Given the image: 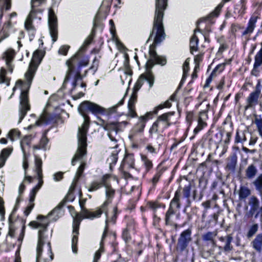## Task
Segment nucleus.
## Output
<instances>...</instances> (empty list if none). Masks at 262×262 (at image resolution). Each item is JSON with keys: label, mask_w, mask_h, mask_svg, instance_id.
<instances>
[{"label": "nucleus", "mask_w": 262, "mask_h": 262, "mask_svg": "<svg viewBox=\"0 0 262 262\" xmlns=\"http://www.w3.org/2000/svg\"><path fill=\"white\" fill-rule=\"evenodd\" d=\"M232 31L235 33V36H241L242 37L246 35V28L241 26L239 25H232Z\"/></svg>", "instance_id": "37"}, {"label": "nucleus", "mask_w": 262, "mask_h": 262, "mask_svg": "<svg viewBox=\"0 0 262 262\" xmlns=\"http://www.w3.org/2000/svg\"><path fill=\"white\" fill-rule=\"evenodd\" d=\"M104 187H105V201L94 211L83 210L82 215L84 217L90 220L99 218L101 216V212L105 211L106 209L108 208V205L112 203L114 196L115 190L106 184H105Z\"/></svg>", "instance_id": "5"}, {"label": "nucleus", "mask_w": 262, "mask_h": 262, "mask_svg": "<svg viewBox=\"0 0 262 262\" xmlns=\"http://www.w3.org/2000/svg\"><path fill=\"white\" fill-rule=\"evenodd\" d=\"M123 101L124 99H121L117 105H115L107 109H105L89 101H83L78 106V112L83 117L84 122L81 126L78 128L77 134L78 148L72 160L71 164L74 166L77 161L80 162L81 164L76 171L68 194L65 198L66 201L72 202L74 200V190L77 182L82 176L86 165L84 158L86 154V134L89 127L90 121V118L85 114L86 113L90 112L95 115L102 114L110 115L116 112V108L118 105L122 104Z\"/></svg>", "instance_id": "1"}, {"label": "nucleus", "mask_w": 262, "mask_h": 262, "mask_svg": "<svg viewBox=\"0 0 262 262\" xmlns=\"http://www.w3.org/2000/svg\"><path fill=\"white\" fill-rule=\"evenodd\" d=\"M12 151V148H7L4 149L2 151L1 156H0V157H2L3 158H4V159H5L6 160V159L7 158V157H8L10 155Z\"/></svg>", "instance_id": "58"}, {"label": "nucleus", "mask_w": 262, "mask_h": 262, "mask_svg": "<svg viewBox=\"0 0 262 262\" xmlns=\"http://www.w3.org/2000/svg\"><path fill=\"white\" fill-rule=\"evenodd\" d=\"M262 64V47L255 57V62L254 68L256 69L259 67Z\"/></svg>", "instance_id": "45"}, {"label": "nucleus", "mask_w": 262, "mask_h": 262, "mask_svg": "<svg viewBox=\"0 0 262 262\" xmlns=\"http://www.w3.org/2000/svg\"><path fill=\"white\" fill-rule=\"evenodd\" d=\"M174 114V112H168L164 113L158 117L155 122L158 125L162 132H163L165 129L172 124L171 118Z\"/></svg>", "instance_id": "15"}, {"label": "nucleus", "mask_w": 262, "mask_h": 262, "mask_svg": "<svg viewBox=\"0 0 262 262\" xmlns=\"http://www.w3.org/2000/svg\"><path fill=\"white\" fill-rule=\"evenodd\" d=\"M174 214V211L173 208H168L167 211L165 215V223L166 225H172L173 222L172 218L173 217V214Z\"/></svg>", "instance_id": "39"}, {"label": "nucleus", "mask_w": 262, "mask_h": 262, "mask_svg": "<svg viewBox=\"0 0 262 262\" xmlns=\"http://www.w3.org/2000/svg\"><path fill=\"white\" fill-rule=\"evenodd\" d=\"M88 46L83 44L79 49V50L68 60L72 62H79L84 57H87L90 62V56L85 54Z\"/></svg>", "instance_id": "22"}, {"label": "nucleus", "mask_w": 262, "mask_h": 262, "mask_svg": "<svg viewBox=\"0 0 262 262\" xmlns=\"http://www.w3.org/2000/svg\"><path fill=\"white\" fill-rule=\"evenodd\" d=\"M44 55L45 52L41 50H37L33 53L29 68L25 73L28 79L30 80L34 78L38 66L41 61Z\"/></svg>", "instance_id": "10"}, {"label": "nucleus", "mask_w": 262, "mask_h": 262, "mask_svg": "<svg viewBox=\"0 0 262 262\" xmlns=\"http://www.w3.org/2000/svg\"><path fill=\"white\" fill-rule=\"evenodd\" d=\"M16 55V52L12 49H9L3 54V58L5 60L6 63L12 62Z\"/></svg>", "instance_id": "34"}, {"label": "nucleus", "mask_w": 262, "mask_h": 262, "mask_svg": "<svg viewBox=\"0 0 262 262\" xmlns=\"http://www.w3.org/2000/svg\"><path fill=\"white\" fill-rule=\"evenodd\" d=\"M31 105L29 99H20L18 105V123H20L26 116L28 111L30 110Z\"/></svg>", "instance_id": "21"}, {"label": "nucleus", "mask_w": 262, "mask_h": 262, "mask_svg": "<svg viewBox=\"0 0 262 262\" xmlns=\"http://www.w3.org/2000/svg\"><path fill=\"white\" fill-rule=\"evenodd\" d=\"M253 183L255 187V189L262 195V173L258 176Z\"/></svg>", "instance_id": "40"}, {"label": "nucleus", "mask_w": 262, "mask_h": 262, "mask_svg": "<svg viewBox=\"0 0 262 262\" xmlns=\"http://www.w3.org/2000/svg\"><path fill=\"white\" fill-rule=\"evenodd\" d=\"M251 245L256 251L260 252L262 251V233L258 234L253 241Z\"/></svg>", "instance_id": "28"}, {"label": "nucleus", "mask_w": 262, "mask_h": 262, "mask_svg": "<svg viewBox=\"0 0 262 262\" xmlns=\"http://www.w3.org/2000/svg\"><path fill=\"white\" fill-rule=\"evenodd\" d=\"M70 49V46L69 45H62L59 49L58 53L60 55L66 56L67 55Z\"/></svg>", "instance_id": "57"}, {"label": "nucleus", "mask_w": 262, "mask_h": 262, "mask_svg": "<svg viewBox=\"0 0 262 262\" xmlns=\"http://www.w3.org/2000/svg\"><path fill=\"white\" fill-rule=\"evenodd\" d=\"M5 211L4 207V202L2 199L0 197V215L1 216V220L3 221L5 218Z\"/></svg>", "instance_id": "60"}, {"label": "nucleus", "mask_w": 262, "mask_h": 262, "mask_svg": "<svg viewBox=\"0 0 262 262\" xmlns=\"http://www.w3.org/2000/svg\"><path fill=\"white\" fill-rule=\"evenodd\" d=\"M112 0H104L103 1L102 6H101L99 10L98 11V12L97 13V15H96L97 17L100 16L101 13L103 9L104 5H105V4L106 6V11H107V10H109L110 9V7H111V6L112 4Z\"/></svg>", "instance_id": "50"}, {"label": "nucleus", "mask_w": 262, "mask_h": 262, "mask_svg": "<svg viewBox=\"0 0 262 262\" xmlns=\"http://www.w3.org/2000/svg\"><path fill=\"white\" fill-rule=\"evenodd\" d=\"M96 27V24L95 22L94 23V27L92 31V34L91 36H90L85 41L83 44L85 45L86 46H88L91 43L92 41L93 40L94 36L93 35H95V28Z\"/></svg>", "instance_id": "56"}, {"label": "nucleus", "mask_w": 262, "mask_h": 262, "mask_svg": "<svg viewBox=\"0 0 262 262\" xmlns=\"http://www.w3.org/2000/svg\"><path fill=\"white\" fill-rule=\"evenodd\" d=\"M180 196V191H176L174 198L171 201L169 208H171L173 209V207H176L177 208L179 209L181 207Z\"/></svg>", "instance_id": "35"}, {"label": "nucleus", "mask_w": 262, "mask_h": 262, "mask_svg": "<svg viewBox=\"0 0 262 262\" xmlns=\"http://www.w3.org/2000/svg\"><path fill=\"white\" fill-rule=\"evenodd\" d=\"M66 64L68 67L66 77L69 79L73 76L74 84H76L78 80L82 79L81 70L82 68L85 67L89 64V59L86 57H84L79 63L67 60Z\"/></svg>", "instance_id": "7"}, {"label": "nucleus", "mask_w": 262, "mask_h": 262, "mask_svg": "<svg viewBox=\"0 0 262 262\" xmlns=\"http://www.w3.org/2000/svg\"><path fill=\"white\" fill-rule=\"evenodd\" d=\"M124 164L128 167L133 168L134 165V160L132 156H127L124 159Z\"/></svg>", "instance_id": "55"}, {"label": "nucleus", "mask_w": 262, "mask_h": 262, "mask_svg": "<svg viewBox=\"0 0 262 262\" xmlns=\"http://www.w3.org/2000/svg\"><path fill=\"white\" fill-rule=\"evenodd\" d=\"M104 213L105 215V228L104 230L103 231L102 236V240L106 237L107 234V232L108 228V224L110 223L115 224L116 223V221L117 217V215L118 214V209L116 206L114 207L113 209V214L111 216H109L107 208L106 209L105 211H102L101 214Z\"/></svg>", "instance_id": "18"}, {"label": "nucleus", "mask_w": 262, "mask_h": 262, "mask_svg": "<svg viewBox=\"0 0 262 262\" xmlns=\"http://www.w3.org/2000/svg\"><path fill=\"white\" fill-rule=\"evenodd\" d=\"M48 142L49 140L48 138L45 135H44L41 139L39 144L38 145H34L33 146V149L34 150L40 149L47 150L49 148L48 145Z\"/></svg>", "instance_id": "36"}, {"label": "nucleus", "mask_w": 262, "mask_h": 262, "mask_svg": "<svg viewBox=\"0 0 262 262\" xmlns=\"http://www.w3.org/2000/svg\"><path fill=\"white\" fill-rule=\"evenodd\" d=\"M26 82H24L21 80H18L16 81L15 86L13 89V92L17 89L20 92L19 98H28L29 90L33 78L29 80L25 75Z\"/></svg>", "instance_id": "13"}, {"label": "nucleus", "mask_w": 262, "mask_h": 262, "mask_svg": "<svg viewBox=\"0 0 262 262\" xmlns=\"http://www.w3.org/2000/svg\"><path fill=\"white\" fill-rule=\"evenodd\" d=\"M171 106V102L168 99L163 103H161L156 106L153 111L147 112L144 115L139 117L137 122L134 126L133 132L135 133H143L146 122L150 117L152 116L153 114H157L159 110L164 108H169Z\"/></svg>", "instance_id": "6"}, {"label": "nucleus", "mask_w": 262, "mask_h": 262, "mask_svg": "<svg viewBox=\"0 0 262 262\" xmlns=\"http://www.w3.org/2000/svg\"><path fill=\"white\" fill-rule=\"evenodd\" d=\"M117 160L118 156L117 153H112V154L108 158L107 161L110 165V168L111 169L116 163Z\"/></svg>", "instance_id": "49"}, {"label": "nucleus", "mask_w": 262, "mask_h": 262, "mask_svg": "<svg viewBox=\"0 0 262 262\" xmlns=\"http://www.w3.org/2000/svg\"><path fill=\"white\" fill-rule=\"evenodd\" d=\"M35 19V18L32 17L27 16L25 22V28L28 32L30 40L34 38L36 32V30L33 24V20Z\"/></svg>", "instance_id": "24"}, {"label": "nucleus", "mask_w": 262, "mask_h": 262, "mask_svg": "<svg viewBox=\"0 0 262 262\" xmlns=\"http://www.w3.org/2000/svg\"><path fill=\"white\" fill-rule=\"evenodd\" d=\"M162 174V172L161 170L158 171L156 172V173L154 175V177L151 179V182L153 185H155L157 183Z\"/></svg>", "instance_id": "59"}, {"label": "nucleus", "mask_w": 262, "mask_h": 262, "mask_svg": "<svg viewBox=\"0 0 262 262\" xmlns=\"http://www.w3.org/2000/svg\"><path fill=\"white\" fill-rule=\"evenodd\" d=\"M122 237L125 242H127L129 239H130V235H129V233L128 232V229H127V228H126L125 229H124L123 230Z\"/></svg>", "instance_id": "62"}, {"label": "nucleus", "mask_w": 262, "mask_h": 262, "mask_svg": "<svg viewBox=\"0 0 262 262\" xmlns=\"http://www.w3.org/2000/svg\"><path fill=\"white\" fill-rule=\"evenodd\" d=\"M20 135V132L16 129H11L8 134V137L10 139L13 141L15 139L17 138Z\"/></svg>", "instance_id": "51"}, {"label": "nucleus", "mask_w": 262, "mask_h": 262, "mask_svg": "<svg viewBox=\"0 0 262 262\" xmlns=\"http://www.w3.org/2000/svg\"><path fill=\"white\" fill-rule=\"evenodd\" d=\"M224 125V130L227 129L228 128H230L231 130H233V125L231 122V117L230 116H228L223 122Z\"/></svg>", "instance_id": "54"}, {"label": "nucleus", "mask_w": 262, "mask_h": 262, "mask_svg": "<svg viewBox=\"0 0 262 262\" xmlns=\"http://www.w3.org/2000/svg\"><path fill=\"white\" fill-rule=\"evenodd\" d=\"M79 204L81 208V212L80 214H76L73 216V237L72 239V249L74 253H77V244L78 243V235L79 234V227L81 220L85 219L82 215L83 210H86L83 208L84 202L79 201Z\"/></svg>", "instance_id": "8"}, {"label": "nucleus", "mask_w": 262, "mask_h": 262, "mask_svg": "<svg viewBox=\"0 0 262 262\" xmlns=\"http://www.w3.org/2000/svg\"><path fill=\"white\" fill-rule=\"evenodd\" d=\"M136 102V99H129L128 102V116H130L132 118L137 116L135 108Z\"/></svg>", "instance_id": "32"}, {"label": "nucleus", "mask_w": 262, "mask_h": 262, "mask_svg": "<svg viewBox=\"0 0 262 262\" xmlns=\"http://www.w3.org/2000/svg\"><path fill=\"white\" fill-rule=\"evenodd\" d=\"M162 132V130H160V128L158 125L155 122H154L149 130V137L152 138L154 134H158L159 133Z\"/></svg>", "instance_id": "47"}, {"label": "nucleus", "mask_w": 262, "mask_h": 262, "mask_svg": "<svg viewBox=\"0 0 262 262\" xmlns=\"http://www.w3.org/2000/svg\"><path fill=\"white\" fill-rule=\"evenodd\" d=\"M237 163V156L233 154L228 159L226 168L231 172H234Z\"/></svg>", "instance_id": "30"}, {"label": "nucleus", "mask_w": 262, "mask_h": 262, "mask_svg": "<svg viewBox=\"0 0 262 262\" xmlns=\"http://www.w3.org/2000/svg\"><path fill=\"white\" fill-rule=\"evenodd\" d=\"M216 235V231H209L203 235L202 239L204 242H209L212 246H214L215 244L214 238Z\"/></svg>", "instance_id": "33"}, {"label": "nucleus", "mask_w": 262, "mask_h": 262, "mask_svg": "<svg viewBox=\"0 0 262 262\" xmlns=\"http://www.w3.org/2000/svg\"><path fill=\"white\" fill-rule=\"evenodd\" d=\"M168 6V0H155L154 18L163 19L164 11Z\"/></svg>", "instance_id": "19"}, {"label": "nucleus", "mask_w": 262, "mask_h": 262, "mask_svg": "<svg viewBox=\"0 0 262 262\" xmlns=\"http://www.w3.org/2000/svg\"><path fill=\"white\" fill-rule=\"evenodd\" d=\"M48 25L52 40L54 42L58 39V20L52 8H50L48 10Z\"/></svg>", "instance_id": "11"}, {"label": "nucleus", "mask_w": 262, "mask_h": 262, "mask_svg": "<svg viewBox=\"0 0 262 262\" xmlns=\"http://www.w3.org/2000/svg\"><path fill=\"white\" fill-rule=\"evenodd\" d=\"M53 120L51 116L48 114L45 110L40 115L39 119L36 121V124L37 125H42L53 122Z\"/></svg>", "instance_id": "26"}, {"label": "nucleus", "mask_w": 262, "mask_h": 262, "mask_svg": "<svg viewBox=\"0 0 262 262\" xmlns=\"http://www.w3.org/2000/svg\"><path fill=\"white\" fill-rule=\"evenodd\" d=\"M191 231L190 229H186L181 233L178 242V248L181 251H184L188 246L191 240Z\"/></svg>", "instance_id": "17"}, {"label": "nucleus", "mask_w": 262, "mask_h": 262, "mask_svg": "<svg viewBox=\"0 0 262 262\" xmlns=\"http://www.w3.org/2000/svg\"><path fill=\"white\" fill-rule=\"evenodd\" d=\"M259 226L257 224H254L249 227L247 236L248 238L252 237L257 232Z\"/></svg>", "instance_id": "42"}, {"label": "nucleus", "mask_w": 262, "mask_h": 262, "mask_svg": "<svg viewBox=\"0 0 262 262\" xmlns=\"http://www.w3.org/2000/svg\"><path fill=\"white\" fill-rule=\"evenodd\" d=\"M35 171L37 174L38 183L35 187H34L30 193V203L29 205L26 207L24 211V213L26 216H28L31 212V210L34 207V204L33 202L35 200L36 194L38 191L40 189L43 185V181L42 180V161L41 159L37 156H35Z\"/></svg>", "instance_id": "4"}, {"label": "nucleus", "mask_w": 262, "mask_h": 262, "mask_svg": "<svg viewBox=\"0 0 262 262\" xmlns=\"http://www.w3.org/2000/svg\"><path fill=\"white\" fill-rule=\"evenodd\" d=\"M109 177V175L106 174L104 176L102 179L101 181H94L92 182L89 186L88 187V190L89 192H93L95 191L100 188H101L103 186H105V180Z\"/></svg>", "instance_id": "25"}, {"label": "nucleus", "mask_w": 262, "mask_h": 262, "mask_svg": "<svg viewBox=\"0 0 262 262\" xmlns=\"http://www.w3.org/2000/svg\"><path fill=\"white\" fill-rule=\"evenodd\" d=\"M232 240L233 238L230 235H228L226 236L225 245L223 247L224 252L228 253L232 250L233 247L231 244Z\"/></svg>", "instance_id": "41"}, {"label": "nucleus", "mask_w": 262, "mask_h": 262, "mask_svg": "<svg viewBox=\"0 0 262 262\" xmlns=\"http://www.w3.org/2000/svg\"><path fill=\"white\" fill-rule=\"evenodd\" d=\"M196 31L201 32V30L200 29H195L194 32L195 33ZM198 43L199 38L195 33H194L190 40V51L192 54H193V51H196L198 50Z\"/></svg>", "instance_id": "27"}, {"label": "nucleus", "mask_w": 262, "mask_h": 262, "mask_svg": "<svg viewBox=\"0 0 262 262\" xmlns=\"http://www.w3.org/2000/svg\"><path fill=\"white\" fill-rule=\"evenodd\" d=\"M200 105L206 106V108L200 112L198 121V125L193 130L194 134L198 133L200 130L203 129L207 125L206 121L208 118L207 112L208 110V107L209 106V103L207 101V99H204V100L201 102Z\"/></svg>", "instance_id": "14"}, {"label": "nucleus", "mask_w": 262, "mask_h": 262, "mask_svg": "<svg viewBox=\"0 0 262 262\" xmlns=\"http://www.w3.org/2000/svg\"><path fill=\"white\" fill-rule=\"evenodd\" d=\"M254 122L256 125L260 136L262 137V118L260 116L256 115Z\"/></svg>", "instance_id": "44"}, {"label": "nucleus", "mask_w": 262, "mask_h": 262, "mask_svg": "<svg viewBox=\"0 0 262 262\" xmlns=\"http://www.w3.org/2000/svg\"><path fill=\"white\" fill-rule=\"evenodd\" d=\"M63 172H57L53 174V180L55 182L61 180L63 178Z\"/></svg>", "instance_id": "63"}, {"label": "nucleus", "mask_w": 262, "mask_h": 262, "mask_svg": "<svg viewBox=\"0 0 262 262\" xmlns=\"http://www.w3.org/2000/svg\"><path fill=\"white\" fill-rule=\"evenodd\" d=\"M257 18L258 16L256 15H253L250 18L248 23V26L247 27V34L251 33L253 31Z\"/></svg>", "instance_id": "38"}, {"label": "nucleus", "mask_w": 262, "mask_h": 262, "mask_svg": "<svg viewBox=\"0 0 262 262\" xmlns=\"http://www.w3.org/2000/svg\"><path fill=\"white\" fill-rule=\"evenodd\" d=\"M140 156L142 164L145 169V171H149L153 167L152 161L146 155L141 154Z\"/></svg>", "instance_id": "31"}, {"label": "nucleus", "mask_w": 262, "mask_h": 262, "mask_svg": "<svg viewBox=\"0 0 262 262\" xmlns=\"http://www.w3.org/2000/svg\"><path fill=\"white\" fill-rule=\"evenodd\" d=\"M203 54H202V53H200V54L196 55V56H195L194 58V61L195 63V65L196 66V64H197V65L200 66V63L203 60Z\"/></svg>", "instance_id": "61"}, {"label": "nucleus", "mask_w": 262, "mask_h": 262, "mask_svg": "<svg viewBox=\"0 0 262 262\" xmlns=\"http://www.w3.org/2000/svg\"><path fill=\"white\" fill-rule=\"evenodd\" d=\"M189 62L190 58H187L184 61L183 65V76L182 80L174 93L171 95L169 98H176L177 94L181 89L183 80H184L188 76V73L189 71Z\"/></svg>", "instance_id": "23"}, {"label": "nucleus", "mask_w": 262, "mask_h": 262, "mask_svg": "<svg viewBox=\"0 0 262 262\" xmlns=\"http://www.w3.org/2000/svg\"><path fill=\"white\" fill-rule=\"evenodd\" d=\"M20 147L23 153V167L25 171L24 181H27L29 183H30L32 181L33 178L26 176V170L28 167V163L27 159V155L26 151L27 149L29 148V143L27 139H24L20 142Z\"/></svg>", "instance_id": "16"}, {"label": "nucleus", "mask_w": 262, "mask_h": 262, "mask_svg": "<svg viewBox=\"0 0 262 262\" xmlns=\"http://www.w3.org/2000/svg\"><path fill=\"white\" fill-rule=\"evenodd\" d=\"M225 66L226 63H222L217 64L214 68L209 77L206 80L205 83L203 86L204 89H206L210 86V84L211 81L221 74V73L225 70Z\"/></svg>", "instance_id": "20"}, {"label": "nucleus", "mask_w": 262, "mask_h": 262, "mask_svg": "<svg viewBox=\"0 0 262 262\" xmlns=\"http://www.w3.org/2000/svg\"><path fill=\"white\" fill-rule=\"evenodd\" d=\"M155 32H156V35L153 43L149 46V58L145 66V72L139 76L135 83L129 98H137L138 92L143 84L145 80L148 82L150 88L152 86L155 81V76L152 72V69L155 64L164 66L167 63L166 57L158 55L156 51L157 46L164 40L165 37L163 19H154L152 29L146 43L151 39Z\"/></svg>", "instance_id": "2"}, {"label": "nucleus", "mask_w": 262, "mask_h": 262, "mask_svg": "<svg viewBox=\"0 0 262 262\" xmlns=\"http://www.w3.org/2000/svg\"><path fill=\"white\" fill-rule=\"evenodd\" d=\"M99 64V60L97 59V57H95L93 60L91 66L89 68V70H92L93 71V74L94 75L97 72Z\"/></svg>", "instance_id": "53"}, {"label": "nucleus", "mask_w": 262, "mask_h": 262, "mask_svg": "<svg viewBox=\"0 0 262 262\" xmlns=\"http://www.w3.org/2000/svg\"><path fill=\"white\" fill-rule=\"evenodd\" d=\"M239 197L241 201L243 200L244 201H245L246 199V189L244 188L243 187H242L239 192Z\"/></svg>", "instance_id": "64"}, {"label": "nucleus", "mask_w": 262, "mask_h": 262, "mask_svg": "<svg viewBox=\"0 0 262 262\" xmlns=\"http://www.w3.org/2000/svg\"><path fill=\"white\" fill-rule=\"evenodd\" d=\"M7 71L4 68H2L1 69L0 74V83H6L7 85H9L10 79L6 77Z\"/></svg>", "instance_id": "43"}, {"label": "nucleus", "mask_w": 262, "mask_h": 262, "mask_svg": "<svg viewBox=\"0 0 262 262\" xmlns=\"http://www.w3.org/2000/svg\"><path fill=\"white\" fill-rule=\"evenodd\" d=\"M103 240H101V242L100 243V247L99 249L95 252L94 258H93V262H98L99 259H100L101 254L103 252V248L102 246V242Z\"/></svg>", "instance_id": "52"}, {"label": "nucleus", "mask_w": 262, "mask_h": 262, "mask_svg": "<svg viewBox=\"0 0 262 262\" xmlns=\"http://www.w3.org/2000/svg\"><path fill=\"white\" fill-rule=\"evenodd\" d=\"M257 172V170L253 165H250L247 169V177L248 178H253Z\"/></svg>", "instance_id": "46"}, {"label": "nucleus", "mask_w": 262, "mask_h": 262, "mask_svg": "<svg viewBox=\"0 0 262 262\" xmlns=\"http://www.w3.org/2000/svg\"><path fill=\"white\" fill-rule=\"evenodd\" d=\"M65 201L61 202L49 214L48 217L42 216L38 217V221L31 223L34 227L38 228V242L36 247V262H50L53 259L54 255L52 252L50 236L47 234L48 219L51 221H56L63 214L62 207Z\"/></svg>", "instance_id": "3"}, {"label": "nucleus", "mask_w": 262, "mask_h": 262, "mask_svg": "<svg viewBox=\"0 0 262 262\" xmlns=\"http://www.w3.org/2000/svg\"><path fill=\"white\" fill-rule=\"evenodd\" d=\"M101 125L103 128L107 131V135L113 142H114L113 148H117L118 145L117 142L120 139V136L118 133L121 130V123L119 122H108L106 123L104 120L101 119Z\"/></svg>", "instance_id": "9"}, {"label": "nucleus", "mask_w": 262, "mask_h": 262, "mask_svg": "<svg viewBox=\"0 0 262 262\" xmlns=\"http://www.w3.org/2000/svg\"><path fill=\"white\" fill-rule=\"evenodd\" d=\"M183 194L185 198H186V202H187V206H189L190 204V201L188 199L189 197L190 196V191H191V185L190 184H188L187 185H186L184 186L183 188Z\"/></svg>", "instance_id": "48"}, {"label": "nucleus", "mask_w": 262, "mask_h": 262, "mask_svg": "<svg viewBox=\"0 0 262 262\" xmlns=\"http://www.w3.org/2000/svg\"><path fill=\"white\" fill-rule=\"evenodd\" d=\"M46 0H31V11L27 16L32 17L41 20L44 9L42 4H45Z\"/></svg>", "instance_id": "12"}, {"label": "nucleus", "mask_w": 262, "mask_h": 262, "mask_svg": "<svg viewBox=\"0 0 262 262\" xmlns=\"http://www.w3.org/2000/svg\"><path fill=\"white\" fill-rule=\"evenodd\" d=\"M248 204L250 206V213L253 215L259 207V201L256 197L252 196L249 199Z\"/></svg>", "instance_id": "29"}]
</instances>
